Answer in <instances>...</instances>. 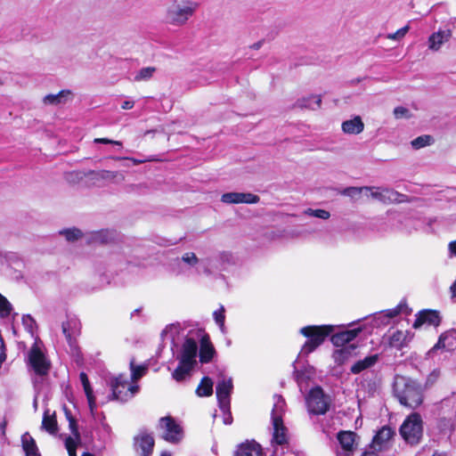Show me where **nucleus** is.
Returning a JSON list of instances; mask_svg holds the SVG:
<instances>
[{
	"label": "nucleus",
	"mask_w": 456,
	"mask_h": 456,
	"mask_svg": "<svg viewBox=\"0 0 456 456\" xmlns=\"http://www.w3.org/2000/svg\"><path fill=\"white\" fill-rule=\"evenodd\" d=\"M110 386L112 391L111 395L110 396V400H117L124 403L131 399V394H128L126 388L128 387V381L124 375H119L118 377L111 379Z\"/></svg>",
	"instance_id": "10"
},
{
	"label": "nucleus",
	"mask_w": 456,
	"mask_h": 456,
	"mask_svg": "<svg viewBox=\"0 0 456 456\" xmlns=\"http://www.w3.org/2000/svg\"><path fill=\"white\" fill-rule=\"evenodd\" d=\"M400 435L406 444L418 445L423 437V421L418 412H412L403 422L399 429Z\"/></svg>",
	"instance_id": "4"
},
{
	"label": "nucleus",
	"mask_w": 456,
	"mask_h": 456,
	"mask_svg": "<svg viewBox=\"0 0 456 456\" xmlns=\"http://www.w3.org/2000/svg\"><path fill=\"white\" fill-rule=\"evenodd\" d=\"M221 200L226 204H256L260 198L250 192H226L222 195Z\"/></svg>",
	"instance_id": "13"
},
{
	"label": "nucleus",
	"mask_w": 456,
	"mask_h": 456,
	"mask_svg": "<svg viewBox=\"0 0 456 456\" xmlns=\"http://www.w3.org/2000/svg\"><path fill=\"white\" fill-rule=\"evenodd\" d=\"M294 368V376L299 387H301L303 382H306L308 379H310L314 373L312 367L305 370H297L296 367Z\"/></svg>",
	"instance_id": "36"
},
{
	"label": "nucleus",
	"mask_w": 456,
	"mask_h": 456,
	"mask_svg": "<svg viewBox=\"0 0 456 456\" xmlns=\"http://www.w3.org/2000/svg\"><path fill=\"white\" fill-rule=\"evenodd\" d=\"M130 370H131L132 380L136 381L146 374V372L148 370V365L147 364L135 365L134 359H131L130 360Z\"/></svg>",
	"instance_id": "35"
},
{
	"label": "nucleus",
	"mask_w": 456,
	"mask_h": 456,
	"mask_svg": "<svg viewBox=\"0 0 456 456\" xmlns=\"http://www.w3.org/2000/svg\"><path fill=\"white\" fill-rule=\"evenodd\" d=\"M364 124L360 117L346 120L342 123V130L345 134H358L363 131Z\"/></svg>",
	"instance_id": "24"
},
{
	"label": "nucleus",
	"mask_w": 456,
	"mask_h": 456,
	"mask_svg": "<svg viewBox=\"0 0 456 456\" xmlns=\"http://www.w3.org/2000/svg\"><path fill=\"white\" fill-rule=\"evenodd\" d=\"M441 376V371L439 369L433 370L427 377L426 382H425V387L429 388L433 387L437 380L439 379Z\"/></svg>",
	"instance_id": "46"
},
{
	"label": "nucleus",
	"mask_w": 456,
	"mask_h": 456,
	"mask_svg": "<svg viewBox=\"0 0 456 456\" xmlns=\"http://www.w3.org/2000/svg\"><path fill=\"white\" fill-rule=\"evenodd\" d=\"M79 379H80V381H81L83 387H86V386L88 387V384H90V383H89L87 375L85 372H81L79 374Z\"/></svg>",
	"instance_id": "60"
},
{
	"label": "nucleus",
	"mask_w": 456,
	"mask_h": 456,
	"mask_svg": "<svg viewBox=\"0 0 456 456\" xmlns=\"http://www.w3.org/2000/svg\"><path fill=\"white\" fill-rule=\"evenodd\" d=\"M194 366L190 365L188 363H182L179 362L176 369L172 372V378L177 382H181L184 380L187 377L191 376V372L193 370Z\"/></svg>",
	"instance_id": "30"
},
{
	"label": "nucleus",
	"mask_w": 456,
	"mask_h": 456,
	"mask_svg": "<svg viewBox=\"0 0 456 456\" xmlns=\"http://www.w3.org/2000/svg\"><path fill=\"white\" fill-rule=\"evenodd\" d=\"M362 456H379V455L374 452H365L362 453Z\"/></svg>",
	"instance_id": "64"
},
{
	"label": "nucleus",
	"mask_w": 456,
	"mask_h": 456,
	"mask_svg": "<svg viewBox=\"0 0 456 456\" xmlns=\"http://www.w3.org/2000/svg\"><path fill=\"white\" fill-rule=\"evenodd\" d=\"M69 427V429L74 436V438L77 442H80V433L78 431V427L76 419L72 415L68 416Z\"/></svg>",
	"instance_id": "49"
},
{
	"label": "nucleus",
	"mask_w": 456,
	"mask_h": 456,
	"mask_svg": "<svg viewBox=\"0 0 456 456\" xmlns=\"http://www.w3.org/2000/svg\"><path fill=\"white\" fill-rule=\"evenodd\" d=\"M409 30H410V26L406 25V26L401 28L400 29H398L397 31H395V33L388 34L387 36V37L388 39H392V40H400L408 33Z\"/></svg>",
	"instance_id": "51"
},
{
	"label": "nucleus",
	"mask_w": 456,
	"mask_h": 456,
	"mask_svg": "<svg viewBox=\"0 0 456 456\" xmlns=\"http://www.w3.org/2000/svg\"><path fill=\"white\" fill-rule=\"evenodd\" d=\"M156 71L154 67L142 68L134 76L135 81H143L150 79Z\"/></svg>",
	"instance_id": "42"
},
{
	"label": "nucleus",
	"mask_w": 456,
	"mask_h": 456,
	"mask_svg": "<svg viewBox=\"0 0 456 456\" xmlns=\"http://www.w3.org/2000/svg\"><path fill=\"white\" fill-rule=\"evenodd\" d=\"M116 237V232L110 230H102L92 234L91 240L94 243H109Z\"/></svg>",
	"instance_id": "31"
},
{
	"label": "nucleus",
	"mask_w": 456,
	"mask_h": 456,
	"mask_svg": "<svg viewBox=\"0 0 456 456\" xmlns=\"http://www.w3.org/2000/svg\"><path fill=\"white\" fill-rule=\"evenodd\" d=\"M401 308H402V305H397L395 308L394 309H390V310H387V316L388 318H394L395 317L396 315H398L400 313H401Z\"/></svg>",
	"instance_id": "55"
},
{
	"label": "nucleus",
	"mask_w": 456,
	"mask_h": 456,
	"mask_svg": "<svg viewBox=\"0 0 456 456\" xmlns=\"http://www.w3.org/2000/svg\"><path fill=\"white\" fill-rule=\"evenodd\" d=\"M452 37L450 29L438 30L431 34L428 37V48L432 51H438L444 42H447Z\"/></svg>",
	"instance_id": "17"
},
{
	"label": "nucleus",
	"mask_w": 456,
	"mask_h": 456,
	"mask_svg": "<svg viewBox=\"0 0 456 456\" xmlns=\"http://www.w3.org/2000/svg\"><path fill=\"white\" fill-rule=\"evenodd\" d=\"M234 456H263L262 448L256 442L241 444L238 446Z\"/></svg>",
	"instance_id": "21"
},
{
	"label": "nucleus",
	"mask_w": 456,
	"mask_h": 456,
	"mask_svg": "<svg viewBox=\"0 0 456 456\" xmlns=\"http://www.w3.org/2000/svg\"><path fill=\"white\" fill-rule=\"evenodd\" d=\"M433 142L434 139L431 135L425 134L415 138L414 140L411 141V143L414 149H420L425 146L430 145Z\"/></svg>",
	"instance_id": "41"
},
{
	"label": "nucleus",
	"mask_w": 456,
	"mask_h": 456,
	"mask_svg": "<svg viewBox=\"0 0 456 456\" xmlns=\"http://www.w3.org/2000/svg\"><path fill=\"white\" fill-rule=\"evenodd\" d=\"M224 423L225 425H230L232 423V415H231V411H229V412L228 411L224 412Z\"/></svg>",
	"instance_id": "61"
},
{
	"label": "nucleus",
	"mask_w": 456,
	"mask_h": 456,
	"mask_svg": "<svg viewBox=\"0 0 456 456\" xmlns=\"http://www.w3.org/2000/svg\"><path fill=\"white\" fill-rule=\"evenodd\" d=\"M154 447V438L145 431L134 437V449L140 456H151Z\"/></svg>",
	"instance_id": "14"
},
{
	"label": "nucleus",
	"mask_w": 456,
	"mask_h": 456,
	"mask_svg": "<svg viewBox=\"0 0 456 456\" xmlns=\"http://www.w3.org/2000/svg\"><path fill=\"white\" fill-rule=\"evenodd\" d=\"M274 404L272 410V422L278 423L282 421V414L285 410V400L281 395H275L273 396Z\"/></svg>",
	"instance_id": "25"
},
{
	"label": "nucleus",
	"mask_w": 456,
	"mask_h": 456,
	"mask_svg": "<svg viewBox=\"0 0 456 456\" xmlns=\"http://www.w3.org/2000/svg\"><path fill=\"white\" fill-rule=\"evenodd\" d=\"M22 324L25 327V329L31 333V335L34 334L35 329L37 328V323L35 319L29 315L25 314L22 316Z\"/></svg>",
	"instance_id": "45"
},
{
	"label": "nucleus",
	"mask_w": 456,
	"mask_h": 456,
	"mask_svg": "<svg viewBox=\"0 0 456 456\" xmlns=\"http://www.w3.org/2000/svg\"><path fill=\"white\" fill-rule=\"evenodd\" d=\"M355 434L352 431H340L338 434V440L341 447L347 452L353 451Z\"/></svg>",
	"instance_id": "29"
},
{
	"label": "nucleus",
	"mask_w": 456,
	"mask_h": 456,
	"mask_svg": "<svg viewBox=\"0 0 456 456\" xmlns=\"http://www.w3.org/2000/svg\"><path fill=\"white\" fill-rule=\"evenodd\" d=\"M84 387L86 397L94 396L93 389H92L90 384H88V387L86 386V387Z\"/></svg>",
	"instance_id": "63"
},
{
	"label": "nucleus",
	"mask_w": 456,
	"mask_h": 456,
	"mask_svg": "<svg viewBox=\"0 0 456 456\" xmlns=\"http://www.w3.org/2000/svg\"><path fill=\"white\" fill-rule=\"evenodd\" d=\"M196 394L202 396H210L213 394V381L208 377H204L197 387Z\"/></svg>",
	"instance_id": "33"
},
{
	"label": "nucleus",
	"mask_w": 456,
	"mask_h": 456,
	"mask_svg": "<svg viewBox=\"0 0 456 456\" xmlns=\"http://www.w3.org/2000/svg\"><path fill=\"white\" fill-rule=\"evenodd\" d=\"M60 234L64 235L66 240L71 242L76 241L82 237L81 231L77 228L62 230L60 232Z\"/></svg>",
	"instance_id": "43"
},
{
	"label": "nucleus",
	"mask_w": 456,
	"mask_h": 456,
	"mask_svg": "<svg viewBox=\"0 0 456 456\" xmlns=\"http://www.w3.org/2000/svg\"><path fill=\"white\" fill-rule=\"evenodd\" d=\"M453 351L456 349V330L443 332L435 346L428 352V355H432L437 350Z\"/></svg>",
	"instance_id": "11"
},
{
	"label": "nucleus",
	"mask_w": 456,
	"mask_h": 456,
	"mask_svg": "<svg viewBox=\"0 0 456 456\" xmlns=\"http://www.w3.org/2000/svg\"><path fill=\"white\" fill-rule=\"evenodd\" d=\"M127 392L128 394H131V398L138 392L139 387L138 386H133L128 383Z\"/></svg>",
	"instance_id": "59"
},
{
	"label": "nucleus",
	"mask_w": 456,
	"mask_h": 456,
	"mask_svg": "<svg viewBox=\"0 0 456 456\" xmlns=\"http://www.w3.org/2000/svg\"><path fill=\"white\" fill-rule=\"evenodd\" d=\"M159 427L163 430L161 437L165 441L175 444L180 443L183 439V428L172 417L167 416L160 418Z\"/></svg>",
	"instance_id": "7"
},
{
	"label": "nucleus",
	"mask_w": 456,
	"mask_h": 456,
	"mask_svg": "<svg viewBox=\"0 0 456 456\" xmlns=\"http://www.w3.org/2000/svg\"><path fill=\"white\" fill-rule=\"evenodd\" d=\"M321 102H322V100L319 95H313L307 99H303L301 101V102L299 103V106L301 108H309L312 110H315V109L320 108Z\"/></svg>",
	"instance_id": "40"
},
{
	"label": "nucleus",
	"mask_w": 456,
	"mask_h": 456,
	"mask_svg": "<svg viewBox=\"0 0 456 456\" xmlns=\"http://www.w3.org/2000/svg\"><path fill=\"white\" fill-rule=\"evenodd\" d=\"M372 188L373 189L370 191H371V197L384 202H386L387 200L392 201L395 200V197L398 195L396 191L387 188H377L376 191H373L374 189H376L375 187Z\"/></svg>",
	"instance_id": "28"
},
{
	"label": "nucleus",
	"mask_w": 456,
	"mask_h": 456,
	"mask_svg": "<svg viewBox=\"0 0 456 456\" xmlns=\"http://www.w3.org/2000/svg\"><path fill=\"white\" fill-rule=\"evenodd\" d=\"M42 428L46 430L51 435H54L58 431L57 420L55 415H49V411H45L44 412V417L42 420Z\"/></svg>",
	"instance_id": "32"
},
{
	"label": "nucleus",
	"mask_w": 456,
	"mask_h": 456,
	"mask_svg": "<svg viewBox=\"0 0 456 456\" xmlns=\"http://www.w3.org/2000/svg\"><path fill=\"white\" fill-rule=\"evenodd\" d=\"M332 331L333 327L329 325L302 328L300 333L306 337L307 340L303 345L299 355H308L314 352Z\"/></svg>",
	"instance_id": "3"
},
{
	"label": "nucleus",
	"mask_w": 456,
	"mask_h": 456,
	"mask_svg": "<svg viewBox=\"0 0 456 456\" xmlns=\"http://www.w3.org/2000/svg\"><path fill=\"white\" fill-rule=\"evenodd\" d=\"M197 354L198 342L193 338L188 336L182 345L181 350L176 358L179 362H182V363H188L190 365L195 366L197 363Z\"/></svg>",
	"instance_id": "9"
},
{
	"label": "nucleus",
	"mask_w": 456,
	"mask_h": 456,
	"mask_svg": "<svg viewBox=\"0 0 456 456\" xmlns=\"http://www.w3.org/2000/svg\"><path fill=\"white\" fill-rule=\"evenodd\" d=\"M22 448L26 456H41L36 441L28 433H25L21 437Z\"/></svg>",
	"instance_id": "26"
},
{
	"label": "nucleus",
	"mask_w": 456,
	"mask_h": 456,
	"mask_svg": "<svg viewBox=\"0 0 456 456\" xmlns=\"http://www.w3.org/2000/svg\"><path fill=\"white\" fill-rule=\"evenodd\" d=\"M71 94L69 90H61L56 94H47L44 97L45 104L57 105L61 102H64L66 97Z\"/></svg>",
	"instance_id": "34"
},
{
	"label": "nucleus",
	"mask_w": 456,
	"mask_h": 456,
	"mask_svg": "<svg viewBox=\"0 0 456 456\" xmlns=\"http://www.w3.org/2000/svg\"><path fill=\"white\" fill-rule=\"evenodd\" d=\"M216 350L211 344L209 338L205 335L200 338V348L199 351L200 361L201 363H208L211 362Z\"/></svg>",
	"instance_id": "18"
},
{
	"label": "nucleus",
	"mask_w": 456,
	"mask_h": 456,
	"mask_svg": "<svg viewBox=\"0 0 456 456\" xmlns=\"http://www.w3.org/2000/svg\"><path fill=\"white\" fill-rule=\"evenodd\" d=\"M361 330V328L342 330L333 334L330 340L335 346H344L354 340Z\"/></svg>",
	"instance_id": "16"
},
{
	"label": "nucleus",
	"mask_w": 456,
	"mask_h": 456,
	"mask_svg": "<svg viewBox=\"0 0 456 456\" xmlns=\"http://www.w3.org/2000/svg\"><path fill=\"white\" fill-rule=\"evenodd\" d=\"M373 188L372 187H369V186H363V187H346V189H344L341 192L342 195L344 196H348L352 199H356L357 197H359L362 192L363 191H370L372 190Z\"/></svg>",
	"instance_id": "39"
},
{
	"label": "nucleus",
	"mask_w": 456,
	"mask_h": 456,
	"mask_svg": "<svg viewBox=\"0 0 456 456\" xmlns=\"http://www.w3.org/2000/svg\"><path fill=\"white\" fill-rule=\"evenodd\" d=\"M199 3L192 0H175L166 10L165 21L172 26L182 27L194 15Z\"/></svg>",
	"instance_id": "2"
},
{
	"label": "nucleus",
	"mask_w": 456,
	"mask_h": 456,
	"mask_svg": "<svg viewBox=\"0 0 456 456\" xmlns=\"http://www.w3.org/2000/svg\"><path fill=\"white\" fill-rule=\"evenodd\" d=\"M62 332L71 348H76V337L79 335L81 323L77 317H68L67 321L62 322Z\"/></svg>",
	"instance_id": "12"
},
{
	"label": "nucleus",
	"mask_w": 456,
	"mask_h": 456,
	"mask_svg": "<svg viewBox=\"0 0 456 456\" xmlns=\"http://www.w3.org/2000/svg\"><path fill=\"white\" fill-rule=\"evenodd\" d=\"M449 250L452 254H453L456 256V240L451 241L449 243Z\"/></svg>",
	"instance_id": "62"
},
{
	"label": "nucleus",
	"mask_w": 456,
	"mask_h": 456,
	"mask_svg": "<svg viewBox=\"0 0 456 456\" xmlns=\"http://www.w3.org/2000/svg\"><path fill=\"white\" fill-rule=\"evenodd\" d=\"M451 298L453 302H456V280L450 287Z\"/></svg>",
	"instance_id": "58"
},
{
	"label": "nucleus",
	"mask_w": 456,
	"mask_h": 456,
	"mask_svg": "<svg viewBox=\"0 0 456 456\" xmlns=\"http://www.w3.org/2000/svg\"><path fill=\"white\" fill-rule=\"evenodd\" d=\"M305 213L310 216H314V217H317V218H321V219H329L330 216V214L329 211L327 210H324V209H312V208H307Z\"/></svg>",
	"instance_id": "47"
},
{
	"label": "nucleus",
	"mask_w": 456,
	"mask_h": 456,
	"mask_svg": "<svg viewBox=\"0 0 456 456\" xmlns=\"http://www.w3.org/2000/svg\"><path fill=\"white\" fill-rule=\"evenodd\" d=\"M394 115L396 118H409V110L403 106H398L394 110Z\"/></svg>",
	"instance_id": "52"
},
{
	"label": "nucleus",
	"mask_w": 456,
	"mask_h": 456,
	"mask_svg": "<svg viewBox=\"0 0 456 456\" xmlns=\"http://www.w3.org/2000/svg\"><path fill=\"white\" fill-rule=\"evenodd\" d=\"M424 323H428V325H433L435 327L439 326L441 323V316L439 312L436 310L420 311L418 314L412 327L414 329H419Z\"/></svg>",
	"instance_id": "15"
},
{
	"label": "nucleus",
	"mask_w": 456,
	"mask_h": 456,
	"mask_svg": "<svg viewBox=\"0 0 456 456\" xmlns=\"http://www.w3.org/2000/svg\"><path fill=\"white\" fill-rule=\"evenodd\" d=\"M307 411L310 415H324L330 410L332 400L320 386L310 389L305 397Z\"/></svg>",
	"instance_id": "5"
},
{
	"label": "nucleus",
	"mask_w": 456,
	"mask_h": 456,
	"mask_svg": "<svg viewBox=\"0 0 456 456\" xmlns=\"http://www.w3.org/2000/svg\"><path fill=\"white\" fill-rule=\"evenodd\" d=\"M94 143H103V144H113L119 147H122V142L120 141H114L108 138H95L94 140Z\"/></svg>",
	"instance_id": "53"
},
{
	"label": "nucleus",
	"mask_w": 456,
	"mask_h": 456,
	"mask_svg": "<svg viewBox=\"0 0 456 456\" xmlns=\"http://www.w3.org/2000/svg\"><path fill=\"white\" fill-rule=\"evenodd\" d=\"M134 106V102L131 100H126L122 102L121 108L123 110H131Z\"/></svg>",
	"instance_id": "57"
},
{
	"label": "nucleus",
	"mask_w": 456,
	"mask_h": 456,
	"mask_svg": "<svg viewBox=\"0 0 456 456\" xmlns=\"http://www.w3.org/2000/svg\"><path fill=\"white\" fill-rule=\"evenodd\" d=\"M86 398L88 401V406H89L90 411L92 414H94V411L96 407L95 398H94V396H90V397H86Z\"/></svg>",
	"instance_id": "56"
},
{
	"label": "nucleus",
	"mask_w": 456,
	"mask_h": 456,
	"mask_svg": "<svg viewBox=\"0 0 456 456\" xmlns=\"http://www.w3.org/2000/svg\"><path fill=\"white\" fill-rule=\"evenodd\" d=\"M178 262H183L189 266H195L199 263V258L193 252H187L182 256Z\"/></svg>",
	"instance_id": "44"
},
{
	"label": "nucleus",
	"mask_w": 456,
	"mask_h": 456,
	"mask_svg": "<svg viewBox=\"0 0 456 456\" xmlns=\"http://www.w3.org/2000/svg\"><path fill=\"white\" fill-rule=\"evenodd\" d=\"M78 443L79 442H77L71 436H69L66 438L65 447H66L69 456H77L76 448H77Z\"/></svg>",
	"instance_id": "50"
},
{
	"label": "nucleus",
	"mask_w": 456,
	"mask_h": 456,
	"mask_svg": "<svg viewBox=\"0 0 456 456\" xmlns=\"http://www.w3.org/2000/svg\"><path fill=\"white\" fill-rule=\"evenodd\" d=\"M225 309L223 305L221 307L215 311L213 314L214 320L216 323L219 326V329L223 334L226 333V327L224 325L225 321V314H224Z\"/></svg>",
	"instance_id": "38"
},
{
	"label": "nucleus",
	"mask_w": 456,
	"mask_h": 456,
	"mask_svg": "<svg viewBox=\"0 0 456 456\" xmlns=\"http://www.w3.org/2000/svg\"><path fill=\"white\" fill-rule=\"evenodd\" d=\"M394 393L402 405L411 409L419 407L423 402V389L416 380L398 376L394 382Z\"/></svg>",
	"instance_id": "1"
},
{
	"label": "nucleus",
	"mask_w": 456,
	"mask_h": 456,
	"mask_svg": "<svg viewBox=\"0 0 456 456\" xmlns=\"http://www.w3.org/2000/svg\"><path fill=\"white\" fill-rule=\"evenodd\" d=\"M13 310L12 305L0 293V318H7Z\"/></svg>",
	"instance_id": "37"
},
{
	"label": "nucleus",
	"mask_w": 456,
	"mask_h": 456,
	"mask_svg": "<svg viewBox=\"0 0 456 456\" xmlns=\"http://www.w3.org/2000/svg\"><path fill=\"white\" fill-rule=\"evenodd\" d=\"M218 258L223 264L231 263L232 256L230 252L223 251L219 253Z\"/></svg>",
	"instance_id": "54"
},
{
	"label": "nucleus",
	"mask_w": 456,
	"mask_h": 456,
	"mask_svg": "<svg viewBox=\"0 0 456 456\" xmlns=\"http://www.w3.org/2000/svg\"><path fill=\"white\" fill-rule=\"evenodd\" d=\"M411 332L406 330H396L389 338V345L392 347L401 349L411 340Z\"/></svg>",
	"instance_id": "19"
},
{
	"label": "nucleus",
	"mask_w": 456,
	"mask_h": 456,
	"mask_svg": "<svg viewBox=\"0 0 456 456\" xmlns=\"http://www.w3.org/2000/svg\"><path fill=\"white\" fill-rule=\"evenodd\" d=\"M100 439L105 444L107 443L110 438V433H111V428L105 423L104 421L101 422V428H100Z\"/></svg>",
	"instance_id": "48"
},
{
	"label": "nucleus",
	"mask_w": 456,
	"mask_h": 456,
	"mask_svg": "<svg viewBox=\"0 0 456 456\" xmlns=\"http://www.w3.org/2000/svg\"><path fill=\"white\" fill-rule=\"evenodd\" d=\"M394 435L395 431L390 427L385 426L379 430L372 442L375 446L379 447V450H382L387 446V444Z\"/></svg>",
	"instance_id": "22"
},
{
	"label": "nucleus",
	"mask_w": 456,
	"mask_h": 456,
	"mask_svg": "<svg viewBox=\"0 0 456 456\" xmlns=\"http://www.w3.org/2000/svg\"><path fill=\"white\" fill-rule=\"evenodd\" d=\"M273 424V442L282 445L287 443L286 428L283 425V421L278 423L272 422Z\"/></svg>",
	"instance_id": "27"
},
{
	"label": "nucleus",
	"mask_w": 456,
	"mask_h": 456,
	"mask_svg": "<svg viewBox=\"0 0 456 456\" xmlns=\"http://www.w3.org/2000/svg\"><path fill=\"white\" fill-rule=\"evenodd\" d=\"M27 361L35 374L40 378L48 375L51 370V362L47 359L38 343L36 341L28 352Z\"/></svg>",
	"instance_id": "6"
},
{
	"label": "nucleus",
	"mask_w": 456,
	"mask_h": 456,
	"mask_svg": "<svg viewBox=\"0 0 456 456\" xmlns=\"http://www.w3.org/2000/svg\"><path fill=\"white\" fill-rule=\"evenodd\" d=\"M379 361V354H371L366 356L362 360H359L355 362L350 368V370L353 374H358L364 370H367L372 366H374Z\"/></svg>",
	"instance_id": "23"
},
{
	"label": "nucleus",
	"mask_w": 456,
	"mask_h": 456,
	"mask_svg": "<svg viewBox=\"0 0 456 456\" xmlns=\"http://www.w3.org/2000/svg\"><path fill=\"white\" fill-rule=\"evenodd\" d=\"M233 389L232 379L223 378L217 382L216 387L219 408L223 412H229L231 405V394Z\"/></svg>",
	"instance_id": "8"
},
{
	"label": "nucleus",
	"mask_w": 456,
	"mask_h": 456,
	"mask_svg": "<svg viewBox=\"0 0 456 456\" xmlns=\"http://www.w3.org/2000/svg\"><path fill=\"white\" fill-rule=\"evenodd\" d=\"M93 180L95 181H115L118 179L119 181H123L125 179L124 175L118 171H109V170H91L87 174Z\"/></svg>",
	"instance_id": "20"
}]
</instances>
